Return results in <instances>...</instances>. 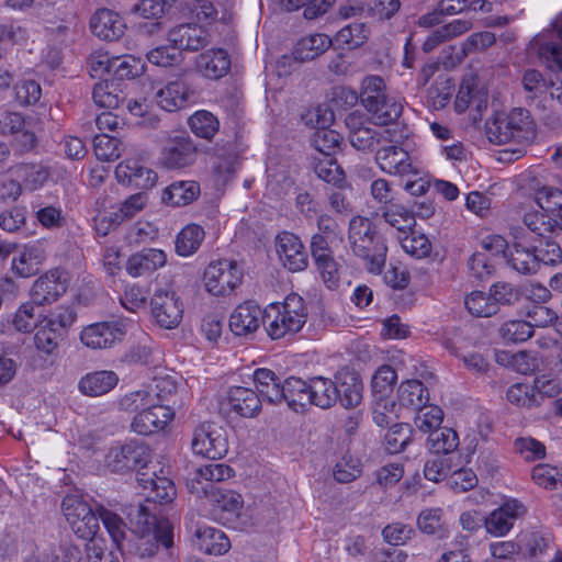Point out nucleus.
<instances>
[{
    "label": "nucleus",
    "mask_w": 562,
    "mask_h": 562,
    "mask_svg": "<svg viewBox=\"0 0 562 562\" xmlns=\"http://www.w3.org/2000/svg\"><path fill=\"white\" fill-rule=\"evenodd\" d=\"M348 245L369 272H382L387 255L386 240L370 218L357 215L349 221Z\"/></svg>",
    "instance_id": "f257e3e1"
},
{
    "label": "nucleus",
    "mask_w": 562,
    "mask_h": 562,
    "mask_svg": "<svg viewBox=\"0 0 562 562\" xmlns=\"http://www.w3.org/2000/svg\"><path fill=\"white\" fill-rule=\"evenodd\" d=\"M350 102L358 100L356 92H349ZM360 102L375 125H389L402 115V101L387 91L384 80L380 76H368L362 80Z\"/></svg>",
    "instance_id": "f03ea898"
},
{
    "label": "nucleus",
    "mask_w": 562,
    "mask_h": 562,
    "mask_svg": "<svg viewBox=\"0 0 562 562\" xmlns=\"http://www.w3.org/2000/svg\"><path fill=\"white\" fill-rule=\"evenodd\" d=\"M307 319V307L302 296L289 294L282 303H272L263 313V326L273 340L299 333Z\"/></svg>",
    "instance_id": "7ed1b4c3"
},
{
    "label": "nucleus",
    "mask_w": 562,
    "mask_h": 562,
    "mask_svg": "<svg viewBox=\"0 0 562 562\" xmlns=\"http://www.w3.org/2000/svg\"><path fill=\"white\" fill-rule=\"evenodd\" d=\"M488 140L495 145L530 142L535 137V123L529 111L516 108L508 114L498 115L485 123Z\"/></svg>",
    "instance_id": "20e7f679"
},
{
    "label": "nucleus",
    "mask_w": 562,
    "mask_h": 562,
    "mask_svg": "<svg viewBox=\"0 0 562 562\" xmlns=\"http://www.w3.org/2000/svg\"><path fill=\"white\" fill-rule=\"evenodd\" d=\"M151 460V450L143 441L132 440L111 447L104 457V467L112 473L145 472Z\"/></svg>",
    "instance_id": "39448f33"
},
{
    "label": "nucleus",
    "mask_w": 562,
    "mask_h": 562,
    "mask_svg": "<svg viewBox=\"0 0 562 562\" xmlns=\"http://www.w3.org/2000/svg\"><path fill=\"white\" fill-rule=\"evenodd\" d=\"M76 313L68 306H58L45 316L36 327L34 344L45 353H53L74 324Z\"/></svg>",
    "instance_id": "423d86ee"
},
{
    "label": "nucleus",
    "mask_w": 562,
    "mask_h": 562,
    "mask_svg": "<svg viewBox=\"0 0 562 562\" xmlns=\"http://www.w3.org/2000/svg\"><path fill=\"white\" fill-rule=\"evenodd\" d=\"M61 509L71 530L79 538L91 542L99 530L98 514L79 495L70 494L64 497Z\"/></svg>",
    "instance_id": "0eeeda50"
},
{
    "label": "nucleus",
    "mask_w": 562,
    "mask_h": 562,
    "mask_svg": "<svg viewBox=\"0 0 562 562\" xmlns=\"http://www.w3.org/2000/svg\"><path fill=\"white\" fill-rule=\"evenodd\" d=\"M243 280V271L234 260L211 262L203 273L205 290L215 296L229 295Z\"/></svg>",
    "instance_id": "6e6552de"
},
{
    "label": "nucleus",
    "mask_w": 562,
    "mask_h": 562,
    "mask_svg": "<svg viewBox=\"0 0 562 562\" xmlns=\"http://www.w3.org/2000/svg\"><path fill=\"white\" fill-rule=\"evenodd\" d=\"M191 448L196 456L222 459L228 451L227 432L214 423H202L193 430Z\"/></svg>",
    "instance_id": "1a4fd4ad"
},
{
    "label": "nucleus",
    "mask_w": 562,
    "mask_h": 562,
    "mask_svg": "<svg viewBox=\"0 0 562 562\" xmlns=\"http://www.w3.org/2000/svg\"><path fill=\"white\" fill-rule=\"evenodd\" d=\"M166 395L167 393H161L153 402V405H148V408L134 416L131 423V428L134 432L148 436L164 430L171 423L175 412L169 406L162 404Z\"/></svg>",
    "instance_id": "9d476101"
},
{
    "label": "nucleus",
    "mask_w": 562,
    "mask_h": 562,
    "mask_svg": "<svg viewBox=\"0 0 562 562\" xmlns=\"http://www.w3.org/2000/svg\"><path fill=\"white\" fill-rule=\"evenodd\" d=\"M512 246L508 247L505 257L507 262L517 272L522 274L533 273L538 270L537 244L528 240L521 229H510Z\"/></svg>",
    "instance_id": "9b49d317"
},
{
    "label": "nucleus",
    "mask_w": 562,
    "mask_h": 562,
    "mask_svg": "<svg viewBox=\"0 0 562 562\" xmlns=\"http://www.w3.org/2000/svg\"><path fill=\"white\" fill-rule=\"evenodd\" d=\"M126 326L122 322H100L86 326L80 333L81 342L93 350L112 348L123 340Z\"/></svg>",
    "instance_id": "f8f14e48"
},
{
    "label": "nucleus",
    "mask_w": 562,
    "mask_h": 562,
    "mask_svg": "<svg viewBox=\"0 0 562 562\" xmlns=\"http://www.w3.org/2000/svg\"><path fill=\"white\" fill-rule=\"evenodd\" d=\"M150 310L156 323L166 329L176 328L183 316V304L175 291L157 290Z\"/></svg>",
    "instance_id": "ddd939ff"
},
{
    "label": "nucleus",
    "mask_w": 562,
    "mask_h": 562,
    "mask_svg": "<svg viewBox=\"0 0 562 562\" xmlns=\"http://www.w3.org/2000/svg\"><path fill=\"white\" fill-rule=\"evenodd\" d=\"M46 243L35 240L18 248L11 262L12 272L20 278H30L41 270L46 259Z\"/></svg>",
    "instance_id": "4468645a"
},
{
    "label": "nucleus",
    "mask_w": 562,
    "mask_h": 562,
    "mask_svg": "<svg viewBox=\"0 0 562 562\" xmlns=\"http://www.w3.org/2000/svg\"><path fill=\"white\" fill-rule=\"evenodd\" d=\"M382 171L393 176H418L419 166L414 164L409 154L396 145H384L375 155Z\"/></svg>",
    "instance_id": "2eb2a0df"
},
{
    "label": "nucleus",
    "mask_w": 562,
    "mask_h": 562,
    "mask_svg": "<svg viewBox=\"0 0 562 562\" xmlns=\"http://www.w3.org/2000/svg\"><path fill=\"white\" fill-rule=\"evenodd\" d=\"M234 475V470L224 463H211L194 471L192 477L188 479L187 487L191 494L202 498L207 490L220 488L216 483L226 481Z\"/></svg>",
    "instance_id": "dca6fc26"
},
{
    "label": "nucleus",
    "mask_w": 562,
    "mask_h": 562,
    "mask_svg": "<svg viewBox=\"0 0 562 562\" xmlns=\"http://www.w3.org/2000/svg\"><path fill=\"white\" fill-rule=\"evenodd\" d=\"M176 390L175 383L169 379H157L155 389L144 387L137 391L130 392L119 400L120 411L127 413H139L153 405L162 392L171 394Z\"/></svg>",
    "instance_id": "f3484780"
},
{
    "label": "nucleus",
    "mask_w": 562,
    "mask_h": 562,
    "mask_svg": "<svg viewBox=\"0 0 562 562\" xmlns=\"http://www.w3.org/2000/svg\"><path fill=\"white\" fill-rule=\"evenodd\" d=\"M67 290L65 273L59 269H53L35 280L31 288V300L36 306L52 304Z\"/></svg>",
    "instance_id": "a211bd4d"
},
{
    "label": "nucleus",
    "mask_w": 562,
    "mask_h": 562,
    "mask_svg": "<svg viewBox=\"0 0 562 562\" xmlns=\"http://www.w3.org/2000/svg\"><path fill=\"white\" fill-rule=\"evenodd\" d=\"M196 159V147L189 136L179 135L169 138L162 147L161 164L170 169H180L192 165Z\"/></svg>",
    "instance_id": "6ab92c4d"
},
{
    "label": "nucleus",
    "mask_w": 562,
    "mask_h": 562,
    "mask_svg": "<svg viewBox=\"0 0 562 562\" xmlns=\"http://www.w3.org/2000/svg\"><path fill=\"white\" fill-rule=\"evenodd\" d=\"M277 254L282 265L290 271H302L307 267L308 257L301 239L289 232L278 235L276 243Z\"/></svg>",
    "instance_id": "aec40b11"
},
{
    "label": "nucleus",
    "mask_w": 562,
    "mask_h": 562,
    "mask_svg": "<svg viewBox=\"0 0 562 562\" xmlns=\"http://www.w3.org/2000/svg\"><path fill=\"white\" fill-rule=\"evenodd\" d=\"M137 482L146 492V503L148 504H169L177 495L173 482L165 475H158L156 471L149 472L146 470V472H140Z\"/></svg>",
    "instance_id": "412c9836"
},
{
    "label": "nucleus",
    "mask_w": 562,
    "mask_h": 562,
    "mask_svg": "<svg viewBox=\"0 0 562 562\" xmlns=\"http://www.w3.org/2000/svg\"><path fill=\"white\" fill-rule=\"evenodd\" d=\"M135 551L140 559L153 558L160 546L169 549L173 546V526L169 520H162L155 531L135 535Z\"/></svg>",
    "instance_id": "4be33fe9"
},
{
    "label": "nucleus",
    "mask_w": 562,
    "mask_h": 562,
    "mask_svg": "<svg viewBox=\"0 0 562 562\" xmlns=\"http://www.w3.org/2000/svg\"><path fill=\"white\" fill-rule=\"evenodd\" d=\"M558 218L551 215L532 211L524 215L522 225L513 226L510 229H521L531 243H540L541 239L550 238L557 232Z\"/></svg>",
    "instance_id": "5701e85b"
},
{
    "label": "nucleus",
    "mask_w": 562,
    "mask_h": 562,
    "mask_svg": "<svg viewBox=\"0 0 562 562\" xmlns=\"http://www.w3.org/2000/svg\"><path fill=\"white\" fill-rule=\"evenodd\" d=\"M169 43L176 44L180 49L195 52L205 47L210 42V34L206 29L194 23L181 24L168 34Z\"/></svg>",
    "instance_id": "b1692460"
},
{
    "label": "nucleus",
    "mask_w": 562,
    "mask_h": 562,
    "mask_svg": "<svg viewBox=\"0 0 562 562\" xmlns=\"http://www.w3.org/2000/svg\"><path fill=\"white\" fill-rule=\"evenodd\" d=\"M263 324L261 308L251 301L239 304L229 317L231 330L236 336H246L255 333Z\"/></svg>",
    "instance_id": "393cba45"
},
{
    "label": "nucleus",
    "mask_w": 562,
    "mask_h": 562,
    "mask_svg": "<svg viewBox=\"0 0 562 562\" xmlns=\"http://www.w3.org/2000/svg\"><path fill=\"white\" fill-rule=\"evenodd\" d=\"M90 29L101 40L116 41L124 34L126 24L119 13L101 9L91 16Z\"/></svg>",
    "instance_id": "a878e982"
},
{
    "label": "nucleus",
    "mask_w": 562,
    "mask_h": 562,
    "mask_svg": "<svg viewBox=\"0 0 562 562\" xmlns=\"http://www.w3.org/2000/svg\"><path fill=\"white\" fill-rule=\"evenodd\" d=\"M193 97V91L182 80H175L155 92L154 100L165 111L175 112L186 108Z\"/></svg>",
    "instance_id": "bb28decb"
},
{
    "label": "nucleus",
    "mask_w": 562,
    "mask_h": 562,
    "mask_svg": "<svg viewBox=\"0 0 562 562\" xmlns=\"http://www.w3.org/2000/svg\"><path fill=\"white\" fill-rule=\"evenodd\" d=\"M167 263V254L157 248H144L132 255L126 262V271L133 278L153 273Z\"/></svg>",
    "instance_id": "cd10ccee"
},
{
    "label": "nucleus",
    "mask_w": 562,
    "mask_h": 562,
    "mask_svg": "<svg viewBox=\"0 0 562 562\" xmlns=\"http://www.w3.org/2000/svg\"><path fill=\"white\" fill-rule=\"evenodd\" d=\"M115 177L123 184L135 186L140 189H149L157 181L155 171L133 159L120 162L115 168Z\"/></svg>",
    "instance_id": "c85d7f7f"
},
{
    "label": "nucleus",
    "mask_w": 562,
    "mask_h": 562,
    "mask_svg": "<svg viewBox=\"0 0 562 562\" xmlns=\"http://www.w3.org/2000/svg\"><path fill=\"white\" fill-rule=\"evenodd\" d=\"M231 409L244 418H254L261 412L260 395L244 386H232L227 395Z\"/></svg>",
    "instance_id": "c756f323"
},
{
    "label": "nucleus",
    "mask_w": 562,
    "mask_h": 562,
    "mask_svg": "<svg viewBox=\"0 0 562 562\" xmlns=\"http://www.w3.org/2000/svg\"><path fill=\"white\" fill-rule=\"evenodd\" d=\"M198 548L212 555H222L231 548V542L224 531L206 526L198 525L194 531Z\"/></svg>",
    "instance_id": "7c9ffc66"
},
{
    "label": "nucleus",
    "mask_w": 562,
    "mask_h": 562,
    "mask_svg": "<svg viewBox=\"0 0 562 562\" xmlns=\"http://www.w3.org/2000/svg\"><path fill=\"white\" fill-rule=\"evenodd\" d=\"M336 390L338 401L346 408H352L362 400L363 385L357 373L341 371L336 375Z\"/></svg>",
    "instance_id": "2f4dec72"
},
{
    "label": "nucleus",
    "mask_w": 562,
    "mask_h": 562,
    "mask_svg": "<svg viewBox=\"0 0 562 562\" xmlns=\"http://www.w3.org/2000/svg\"><path fill=\"white\" fill-rule=\"evenodd\" d=\"M209 493L203 494L204 497L211 506H213V510L221 512L226 514V519H231L232 517H237L244 506L243 496L233 491L225 488L217 490H207Z\"/></svg>",
    "instance_id": "473e14b6"
},
{
    "label": "nucleus",
    "mask_w": 562,
    "mask_h": 562,
    "mask_svg": "<svg viewBox=\"0 0 562 562\" xmlns=\"http://www.w3.org/2000/svg\"><path fill=\"white\" fill-rule=\"evenodd\" d=\"M117 382L119 376L114 371L101 370L83 375L78 387L87 396H101L112 391Z\"/></svg>",
    "instance_id": "72a5a7b5"
},
{
    "label": "nucleus",
    "mask_w": 562,
    "mask_h": 562,
    "mask_svg": "<svg viewBox=\"0 0 562 562\" xmlns=\"http://www.w3.org/2000/svg\"><path fill=\"white\" fill-rule=\"evenodd\" d=\"M98 65L108 74H113L119 79H132L138 76L144 68L142 60L133 55H123L109 58L101 56Z\"/></svg>",
    "instance_id": "f704fd0d"
},
{
    "label": "nucleus",
    "mask_w": 562,
    "mask_h": 562,
    "mask_svg": "<svg viewBox=\"0 0 562 562\" xmlns=\"http://www.w3.org/2000/svg\"><path fill=\"white\" fill-rule=\"evenodd\" d=\"M308 382L290 376L282 383L281 402L284 401L289 408L295 413L304 412L306 406L310 405Z\"/></svg>",
    "instance_id": "c9c22d12"
},
{
    "label": "nucleus",
    "mask_w": 562,
    "mask_h": 562,
    "mask_svg": "<svg viewBox=\"0 0 562 562\" xmlns=\"http://www.w3.org/2000/svg\"><path fill=\"white\" fill-rule=\"evenodd\" d=\"M349 140L357 150L361 151H372L376 146L392 142L390 130H374L369 126L351 128Z\"/></svg>",
    "instance_id": "e433bc0d"
},
{
    "label": "nucleus",
    "mask_w": 562,
    "mask_h": 562,
    "mask_svg": "<svg viewBox=\"0 0 562 562\" xmlns=\"http://www.w3.org/2000/svg\"><path fill=\"white\" fill-rule=\"evenodd\" d=\"M200 184L193 180L175 181L162 192V202L171 206H184L200 195Z\"/></svg>",
    "instance_id": "4c0bfd02"
},
{
    "label": "nucleus",
    "mask_w": 562,
    "mask_h": 562,
    "mask_svg": "<svg viewBox=\"0 0 562 562\" xmlns=\"http://www.w3.org/2000/svg\"><path fill=\"white\" fill-rule=\"evenodd\" d=\"M196 67L205 77L218 79L229 70L231 60L224 49H209L198 57Z\"/></svg>",
    "instance_id": "58836bf2"
},
{
    "label": "nucleus",
    "mask_w": 562,
    "mask_h": 562,
    "mask_svg": "<svg viewBox=\"0 0 562 562\" xmlns=\"http://www.w3.org/2000/svg\"><path fill=\"white\" fill-rule=\"evenodd\" d=\"M310 405L329 408L338 401L336 383L330 379L314 376L308 381Z\"/></svg>",
    "instance_id": "ea45409f"
},
{
    "label": "nucleus",
    "mask_w": 562,
    "mask_h": 562,
    "mask_svg": "<svg viewBox=\"0 0 562 562\" xmlns=\"http://www.w3.org/2000/svg\"><path fill=\"white\" fill-rule=\"evenodd\" d=\"M400 406L413 412L422 408L429 401V392L419 380H407L401 383L397 392Z\"/></svg>",
    "instance_id": "a19ab883"
},
{
    "label": "nucleus",
    "mask_w": 562,
    "mask_h": 562,
    "mask_svg": "<svg viewBox=\"0 0 562 562\" xmlns=\"http://www.w3.org/2000/svg\"><path fill=\"white\" fill-rule=\"evenodd\" d=\"M254 382L259 394L269 403H281L282 383L280 378L270 369L258 368L254 372Z\"/></svg>",
    "instance_id": "79ce46f5"
},
{
    "label": "nucleus",
    "mask_w": 562,
    "mask_h": 562,
    "mask_svg": "<svg viewBox=\"0 0 562 562\" xmlns=\"http://www.w3.org/2000/svg\"><path fill=\"white\" fill-rule=\"evenodd\" d=\"M127 519L130 522V530L134 536L155 531L158 529V525L164 520L158 519L149 506L143 503L130 507L127 512Z\"/></svg>",
    "instance_id": "37998d69"
},
{
    "label": "nucleus",
    "mask_w": 562,
    "mask_h": 562,
    "mask_svg": "<svg viewBox=\"0 0 562 562\" xmlns=\"http://www.w3.org/2000/svg\"><path fill=\"white\" fill-rule=\"evenodd\" d=\"M11 171L23 182L24 188L30 191H35L42 188L50 176L48 167L42 164L23 162L13 166Z\"/></svg>",
    "instance_id": "c03bdc74"
},
{
    "label": "nucleus",
    "mask_w": 562,
    "mask_h": 562,
    "mask_svg": "<svg viewBox=\"0 0 562 562\" xmlns=\"http://www.w3.org/2000/svg\"><path fill=\"white\" fill-rule=\"evenodd\" d=\"M331 44L333 40L329 36L325 34H312L297 42L293 55L294 58L300 61L312 60L325 53Z\"/></svg>",
    "instance_id": "a18cd8bd"
},
{
    "label": "nucleus",
    "mask_w": 562,
    "mask_h": 562,
    "mask_svg": "<svg viewBox=\"0 0 562 562\" xmlns=\"http://www.w3.org/2000/svg\"><path fill=\"white\" fill-rule=\"evenodd\" d=\"M468 0H441L431 12L420 15L417 24L425 29L439 25L446 15L461 13L465 9Z\"/></svg>",
    "instance_id": "49530a36"
},
{
    "label": "nucleus",
    "mask_w": 562,
    "mask_h": 562,
    "mask_svg": "<svg viewBox=\"0 0 562 562\" xmlns=\"http://www.w3.org/2000/svg\"><path fill=\"white\" fill-rule=\"evenodd\" d=\"M382 217L390 226L396 228L404 235L412 232L416 225L414 213L405 205L398 203L384 206Z\"/></svg>",
    "instance_id": "de8ad7c7"
},
{
    "label": "nucleus",
    "mask_w": 562,
    "mask_h": 562,
    "mask_svg": "<svg viewBox=\"0 0 562 562\" xmlns=\"http://www.w3.org/2000/svg\"><path fill=\"white\" fill-rule=\"evenodd\" d=\"M204 231L196 224L184 226L176 237V252L181 257L193 255L204 239Z\"/></svg>",
    "instance_id": "09e8293b"
},
{
    "label": "nucleus",
    "mask_w": 562,
    "mask_h": 562,
    "mask_svg": "<svg viewBox=\"0 0 562 562\" xmlns=\"http://www.w3.org/2000/svg\"><path fill=\"white\" fill-rule=\"evenodd\" d=\"M459 436L457 431L449 427H440L429 434L427 445L434 454H449L459 447Z\"/></svg>",
    "instance_id": "8fccbe9b"
},
{
    "label": "nucleus",
    "mask_w": 562,
    "mask_h": 562,
    "mask_svg": "<svg viewBox=\"0 0 562 562\" xmlns=\"http://www.w3.org/2000/svg\"><path fill=\"white\" fill-rule=\"evenodd\" d=\"M370 36V27L363 22H353L340 29L335 42L340 47L357 48L364 44Z\"/></svg>",
    "instance_id": "3c124183"
},
{
    "label": "nucleus",
    "mask_w": 562,
    "mask_h": 562,
    "mask_svg": "<svg viewBox=\"0 0 562 562\" xmlns=\"http://www.w3.org/2000/svg\"><path fill=\"white\" fill-rule=\"evenodd\" d=\"M498 335L505 344H519L533 335V325L525 319H509L501 325Z\"/></svg>",
    "instance_id": "603ef678"
},
{
    "label": "nucleus",
    "mask_w": 562,
    "mask_h": 562,
    "mask_svg": "<svg viewBox=\"0 0 562 562\" xmlns=\"http://www.w3.org/2000/svg\"><path fill=\"white\" fill-rule=\"evenodd\" d=\"M464 305L474 317H491L498 312L490 292L473 291L469 293L464 299Z\"/></svg>",
    "instance_id": "864d4df0"
},
{
    "label": "nucleus",
    "mask_w": 562,
    "mask_h": 562,
    "mask_svg": "<svg viewBox=\"0 0 562 562\" xmlns=\"http://www.w3.org/2000/svg\"><path fill=\"white\" fill-rule=\"evenodd\" d=\"M188 123L195 136L205 139H212L220 128L217 117L206 110L196 111L189 117Z\"/></svg>",
    "instance_id": "5fc2aeb1"
},
{
    "label": "nucleus",
    "mask_w": 562,
    "mask_h": 562,
    "mask_svg": "<svg viewBox=\"0 0 562 562\" xmlns=\"http://www.w3.org/2000/svg\"><path fill=\"white\" fill-rule=\"evenodd\" d=\"M98 518L102 521L117 550L123 551L126 537V524L122 517L104 507L98 509Z\"/></svg>",
    "instance_id": "6e6d98bb"
},
{
    "label": "nucleus",
    "mask_w": 562,
    "mask_h": 562,
    "mask_svg": "<svg viewBox=\"0 0 562 562\" xmlns=\"http://www.w3.org/2000/svg\"><path fill=\"white\" fill-rule=\"evenodd\" d=\"M513 450L526 462L542 460L547 456L544 443L531 436L517 437L513 441Z\"/></svg>",
    "instance_id": "4d7b16f0"
},
{
    "label": "nucleus",
    "mask_w": 562,
    "mask_h": 562,
    "mask_svg": "<svg viewBox=\"0 0 562 562\" xmlns=\"http://www.w3.org/2000/svg\"><path fill=\"white\" fill-rule=\"evenodd\" d=\"M443 512L441 508H426L417 517L419 530L426 535L443 537L446 533Z\"/></svg>",
    "instance_id": "13d9d810"
},
{
    "label": "nucleus",
    "mask_w": 562,
    "mask_h": 562,
    "mask_svg": "<svg viewBox=\"0 0 562 562\" xmlns=\"http://www.w3.org/2000/svg\"><path fill=\"white\" fill-rule=\"evenodd\" d=\"M398 238L404 251L416 259L426 258L431 252V243L424 234L412 231Z\"/></svg>",
    "instance_id": "bf43d9fd"
},
{
    "label": "nucleus",
    "mask_w": 562,
    "mask_h": 562,
    "mask_svg": "<svg viewBox=\"0 0 562 562\" xmlns=\"http://www.w3.org/2000/svg\"><path fill=\"white\" fill-rule=\"evenodd\" d=\"M147 59L153 65L159 67H173L178 66L183 60V54L176 44L161 45L153 48L147 53Z\"/></svg>",
    "instance_id": "052dcab7"
},
{
    "label": "nucleus",
    "mask_w": 562,
    "mask_h": 562,
    "mask_svg": "<svg viewBox=\"0 0 562 562\" xmlns=\"http://www.w3.org/2000/svg\"><path fill=\"white\" fill-rule=\"evenodd\" d=\"M412 428L408 424H394L384 436L385 450L389 453H400L411 442Z\"/></svg>",
    "instance_id": "680f3d73"
},
{
    "label": "nucleus",
    "mask_w": 562,
    "mask_h": 562,
    "mask_svg": "<svg viewBox=\"0 0 562 562\" xmlns=\"http://www.w3.org/2000/svg\"><path fill=\"white\" fill-rule=\"evenodd\" d=\"M536 202L541 210L557 218L562 213V191L551 187H543L536 193Z\"/></svg>",
    "instance_id": "e2e57ef3"
},
{
    "label": "nucleus",
    "mask_w": 562,
    "mask_h": 562,
    "mask_svg": "<svg viewBox=\"0 0 562 562\" xmlns=\"http://www.w3.org/2000/svg\"><path fill=\"white\" fill-rule=\"evenodd\" d=\"M340 142V134L328 127L318 128L312 136V145L322 156H333L339 148Z\"/></svg>",
    "instance_id": "0e129e2a"
},
{
    "label": "nucleus",
    "mask_w": 562,
    "mask_h": 562,
    "mask_svg": "<svg viewBox=\"0 0 562 562\" xmlns=\"http://www.w3.org/2000/svg\"><path fill=\"white\" fill-rule=\"evenodd\" d=\"M519 548L529 557L542 554L551 544L552 538L549 533L541 531L527 532L520 536Z\"/></svg>",
    "instance_id": "69168bd1"
},
{
    "label": "nucleus",
    "mask_w": 562,
    "mask_h": 562,
    "mask_svg": "<svg viewBox=\"0 0 562 562\" xmlns=\"http://www.w3.org/2000/svg\"><path fill=\"white\" fill-rule=\"evenodd\" d=\"M35 305L31 300L19 307L12 322L18 331L30 333L40 325L42 314L36 313Z\"/></svg>",
    "instance_id": "338daca9"
},
{
    "label": "nucleus",
    "mask_w": 562,
    "mask_h": 562,
    "mask_svg": "<svg viewBox=\"0 0 562 562\" xmlns=\"http://www.w3.org/2000/svg\"><path fill=\"white\" fill-rule=\"evenodd\" d=\"M361 462L350 454L342 456L334 467V477L339 483H349L360 476Z\"/></svg>",
    "instance_id": "774afa93"
}]
</instances>
